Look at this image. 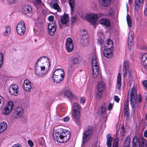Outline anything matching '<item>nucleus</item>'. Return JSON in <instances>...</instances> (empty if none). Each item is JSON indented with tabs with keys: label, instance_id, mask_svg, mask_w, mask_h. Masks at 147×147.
I'll return each mask as SVG.
<instances>
[{
	"label": "nucleus",
	"instance_id": "393cba45",
	"mask_svg": "<svg viewBox=\"0 0 147 147\" xmlns=\"http://www.w3.org/2000/svg\"><path fill=\"white\" fill-rule=\"evenodd\" d=\"M11 29L10 27L8 25L6 26L4 28L3 32V35L4 36H8L10 33Z\"/></svg>",
	"mask_w": 147,
	"mask_h": 147
},
{
	"label": "nucleus",
	"instance_id": "72a5a7b5",
	"mask_svg": "<svg viewBox=\"0 0 147 147\" xmlns=\"http://www.w3.org/2000/svg\"><path fill=\"white\" fill-rule=\"evenodd\" d=\"M80 42L84 46L86 45L88 42L89 38H84V37H81Z\"/></svg>",
	"mask_w": 147,
	"mask_h": 147
},
{
	"label": "nucleus",
	"instance_id": "39448f33",
	"mask_svg": "<svg viewBox=\"0 0 147 147\" xmlns=\"http://www.w3.org/2000/svg\"><path fill=\"white\" fill-rule=\"evenodd\" d=\"M34 70L35 74L39 76L45 75L47 72V71L45 70V67L39 66L37 62L36 63Z\"/></svg>",
	"mask_w": 147,
	"mask_h": 147
},
{
	"label": "nucleus",
	"instance_id": "e433bc0d",
	"mask_svg": "<svg viewBox=\"0 0 147 147\" xmlns=\"http://www.w3.org/2000/svg\"><path fill=\"white\" fill-rule=\"evenodd\" d=\"M133 41V40H128L127 46L128 49H132L134 47V43Z\"/></svg>",
	"mask_w": 147,
	"mask_h": 147
},
{
	"label": "nucleus",
	"instance_id": "a19ab883",
	"mask_svg": "<svg viewBox=\"0 0 147 147\" xmlns=\"http://www.w3.org/2000/svg\"><path fill=\"white\" fill-rule=\"evenodd\" d=\"M118 142V138H116L113 143L112 147H119V144Z\"/></svg>",
	"mask_w": 147,
	"mask_h": 147
},
{
	"label": "nucleus",
	"instance_id": "473e14b6",
	"mask_svg": "<svg viewBox=\"0 0 147 147\" xmlns=\"http://www.w3.org/2000/svg\"><path fill=\"white\" fill-rule=\"evenodd\" d=\"M117 88L118 89H119L121 87V75L120 73L118 74L117 76Z\"/></svg>",
	"mask_w": 147,
	"mask_h": 147
},
{
	"label": "nucleus",
	"instance_id": "a878e982",
	"mask_svg": "<svg viewBox=\"0 0 147 147\" xmlns=\"http://www.w3.org/2000/svg\"><path fill=\"white\" fill-rule=\"evenodd\" d=\"M140 143L141 142H140L139 139H138L137 136H135L133 140L132 147H137V144L138 143L139 144V143Z\"/></svg>",
	"mask_w": 147,
	"mask_h": 147
},
{
	"label": "nucleus",
	"instance_id": "3c124183",
	"mask_svg": "<svg viewBox=\"0 0 147 147\" xmlns=\"http://www.w3.org/2000/svg\"><path fill=\"white\" fill-rule=\"evenodd\" d=\"M3 60V56H0V68L2 66Z\"/></svg>",
	"mask_w": 147,
	"mask_h": 147
},
{
	"label": "nucleus",
	"instance_id": "6e6d98bb",
	"mask_svg": "<svg viewBox=\"0 0 147 147\" xmlns=\"http://www.w3.org/2000/svg\"><path fill=\"white\" fill-rule=\"evenodd\" d=\"M104 42L103 40L101 38H98V43L100 45H101Z\"/></svg>",
	"mask_w": 147,
	"mask_h": 147
},
{
	"label": "nucleus",
	"instance_id": "a18cd8bd",
	"mask_svg": "<svg viewBox=\"0 0 147 147\" xmlns=\"http://www.w3.org/2000/svg\"><path fill=\"white\" fill-rule=\"evenodd\" d=\"M124 109H129V99L127 98L125 101L124 105Z\"/></svg>",
	"mask_w": 147,
	"mask_h": 147
},
{
	"label": "nucleus",
	"instance_id": "0e129e2a",
	"mask_svg": "<svg viewBox=\"0 0 147 147\" xmlns=\"http://www.w3.org/2000/svg\"><path fill=\"white\" fill-rule=\"evenodd\" d=\"M113 105L111 103H110L109 104L108 109L109 110H111L112 108Z\"/></svg>",
	"mask_w": 147,
	"mask_h": 147
},
{
	"label": "nucleus",
	"instance_id": "4c0bfd02",
	"mask_svg": "<svg viewBox=\"0 0 147 147\" xmlns=\"http://www.w3.org/2000/svg\"><path fill=\"white\" fill-rule=\"evenodd\" d=\"M134 36V32L133 31H130L129 33L128 36V40H133V38Z\"/></svg>",
	"mask_w": 147,
	"mask_h": 147
},
{
	"label": "nucleus",
	"instance_id": "aec40b11",
	"mask_svg": "<svg viewBox=\"0 0 147 147\" xmlns=\"http://www.w3.org/2000/svg\"><path fill=\"white\" fill-rule=\"evenodd\" d=\"M39 61H41V62H46L47 63V65H48V69H49L50 65V63L49 59L48 57L45 56H42L36 62H37V63H38Z\"/></svg>",
	"mask_w": 147,
	"mask_h": 147
},
{
	"label": "nucleus",
	"instance_id": "c9c22d12",
	"mask_svg": "<svg viewBox=\"0 0 147 147\" xmlns=\"http://www.w3.org/2000/svg\"><path fill=\"white\" fill-rule=\"evenodd\" d=\"M111 0H102V5L106 7H108L111 3Z\"/></svg>",
	"mask_w": 147,
	"mask_h": 147
},
{
	"label": "nucleus",
	"instance_id": "c85d7f7f",
	"mask_svg": "<svg viewBox=\"0 0 147 147\" xmlns=\"http://www.w3.org/2000/svg\"><path fill=\"white\" fill-rule=\"evenodd\" d=\"M105 45V48H112L113 47V42L109 38L106 40Z\"/></svg>",
	"mask_w": 147,
	"mask_h": 147
},
{
	"label": "nucleus",
	"instance_id": "c756f323",
	"mask_svg": "<svg viewBox=\"0 0 147 147\" xmlns=\"http://www.w3.org/2000/svg\"><path fill=\"white\" fill-rule=\"evenodd\" d=\"M112 48H105L103 51V55H109L112 54Z\"/></svg>",
	"mask_w": 147,
	"mask_h": 147
},
{
	"label": "nucleus",
	"instance_id": "7ed1b4c3",
	"mask_svg": "<svg viewBox=\"0 0 147 147\" xmlns=\"http://www.w3.org/2000/svg\"><path fill=\"white\" fill-rule=\"evenodd\" d=\"M98 60L97 56H93L92 60V67L93 76L96 78L98 74L99 63L98 62Z\"/></svg>",
	"mask_w": 147,
	"mask_h": 147
},
{
	"label": "nucleus",
	"instance_id": "de8ad7c7",
	"mask_svg": "<svg viewBox=\"0 0 147 147\" xmlns=\"http://www.w3.org/2000/svg\"><path fill=\"white\" fill-rule=\"evenodd\" d=\"M124 109V116L126 117H128L129 114V109Z\"/></svg>",
	"mask_w": 147,
	"mask_h": 147
},
{
	"label": "nucleus",
	"instance_id": "5fc2aeb1",
	"mask_svg": "<svg viewBox=\"0 0 147 147\" xmlns=\"http://www.w3.org/2000/svg\"><path fill=\"white\" fill-rule=\"evenodd\" d=\"M16 0H7L8 3L10 5H12L16 1Z\"/></svg>",
	"mask_w": 147,
	"mask_h": 147
},
{
	"label": "nucleus",
	"instance_id": "f03ea898",
	"mask_svg": "<svg viewBox=\"0 0 147 147\" xmlns=\"http://www.w3.org/2000/svg\"><path fill=\"white\" fill-rule=\"evenodd\" d=\"M64 75V71L63 69H58L56 70L53 73V76L54 82L56 83H60L63 80Z\"/></svg>",
	"mask_w": 147,
	"mask_h": 147
},
{
	"label": "nucleus",
	"instance_id": "f8f14e48",
	"mask_svg": "<svg viewBox=\"0 0 147 147\" xmlns=\"http://www.w3.org/2000/svg\"><path fill=\"white\" fill-rule=\"evenodd\" d=\"M24 110L22 107H18L16 108L13 114V116L15 118H18L21 117L23 113Z\"/></svg>",
	"mask_w": 147,
	"mask_h": 147
},
{
	"label": "nucleus",
	"instance_id": "9d476101",
	"mask_svg": "<svg viewBox=\"0 0 147 147\" xmlns=\"http://www.w3.org/2000/svg\"><path fill=\"white\" fill-rule=\"evenodd\" d=\"M104 83L102 82H99L96 88V97L98 99H100L101 97L103 91L104 90Z\"/></svg>",
	"mask_w": 147,
	"mask_h": 147
},
{
	"label": "nucleus",
	"instance_id": "8fccbe9b",
	"mask_svg": "<svg viewBox=\"0 0 147 147\" xmlns=\"http://www.w3.org/2000/svg\"><path fill=\"white\" fill-rule=\"evenodd\" d=\"M136 94H131V99L130 100H137L136 96Z\"/></svg>",
	"mask_w": 147,
	"mask_h": 147
},
{
	"label": "nucleus",
	"instance_id": "603ef678",
	"mask_svg": "<svg viewBox=\"0 0 147 147\" xmlns=\"http://www.w3.org/2000/svg\"><path fill=\"white\" fill-rule=\"evenodd\" d=\"M77 16H74L71 18V22L72 23H75L76 21Z\"/></svg>",
	"mask_w": 147,
	"mask_h": 147
},
{
	"label": "nucleus",
	"instance_id": "9b49d317",
	"mask_svg": "<svg viewBox=\"0 0 147 147\" xmlns=\"http://www.w3.org/2000/svg\"><path fill=\"white\" fill-rule=\"evenodd\" d=\"M57 28L56 24L54 22L53 23H49L48 25V30L49 35L52 36L55 33Z\"/></svg>",
	"mask_w": 147,
	"mask_h": 147
},
{
	"label": "nucleus",
	"instance_id": "7c9ffc66",
	"mask_svg": "<svg viewBox=\"0 0 147 147\" xmlns=\"http://www.w3.org/2000/svg\"><path fill=\"white\" fill-rule=\"evenodd\" d=\"M131 139L130 137L128 136L126 138L123 143V146L124 147H129Z\"/></svg>",
	"mask_w": 147,
	"mask_h": 147
},
{
	"label": "nucleus",
	"instance_id": "20e7f679",
	"mask_svg": "<svg viewBox=\"0 0 147 147\" xmlns=\"http://www.w3.org/2000/svg\"><path fill=\"white\" fill-rule=\"evenodd\" d=\"M92 126H88L86 127L83 133L82 144H84L88 141L92 136Z\"/></svg>",
	"mask_w": 147,
	"mask_h": 147
},
{
	"label": "nucleus",
	"instance_id": "0eeeda50",
	"mask_svg": "<svg viewBox=\"0 0 147 147\" xmlns=\"http://www.w3.org/2000/svg\"><path fill=\"white\" fill-rule=\"evenodd\" d=\"M65 47L68 53L72 52L74 49V42L72 39L71 37L67 38L65 40Z\"/></svg>",
	"mask_w": 147,
	"mask_h": 147
},
{
	"label": "nucleus",
	"instance_id": "338daca9",
	"mask_svg": "<svg viewBox=\"0 0 147 147\" xmlns=\"http://www.w3.org/2000/svg\"><path fill=\"white\" fill-rule=\"evenodd\" d=\"M85 99L84 98H81L80 100V102L81 103H82L83 104L85 102Z\"/></svg>",
	"mask_w": 147,
	"mask_h": 147
},
{
	"label": "nucleus",
	"instance_id": "f704fd0d",
	"mask_svg": "<svg viewBox=\"0 0 147 147\" xmlns=\"http://www.w3.org/2000/svg\"><path fill=\"white\" fill-rule=\"evenodd\" d=\"M139 147H147V141L144 138L142 139L140 143H139Z\"/></svg>",
	"mask_w": 147,
	"mask_h": 147
},
{
	"label": "nucleus",
	"instance_id": "5701e85b",
	"mask_svg": "<svg viewBox=\"0 0 147 147\" xmlns=\"http://www.w3.org/2000/svg\"><path fill=\"white\" fill-rule=\"evenodd\" d=\"M113 138L111 136V134H108L107 135V147H111L112 144V141Z\"/></svg>",
	"mask_w": 147,
	"mask_h": 147
},
{
	"label": "nucleus",
	"instance_id": "423d86ee",
	"mask_svg": "<svg viewBox=\"0 0 147 147\" xmlns=\"http://www.w3.org/2000/svg\"><path fill=\"white\" fill-rule=\"evenodd\" d=\"M16 30L18 34L20 35H23L26 31V26L24 22L20 21L18 22L16 27Z\"/></svg>",
	"mask_w": 147,
	"mask_h": 147
},
{
	"label": "nucleus",
	"instance_id": "864d4df0",
	"mask_svg": "<svg viewBox=\"0 0 147 147\" xmlns=\"http://www.w3.org/2000/svg\"><path fill=\"white\" fill-rule=\"evenodd\" d=\"M54 17L53 16H50L48 18V20L50 22H53L54 20Z\"/></svg>",
	"mask_w": 147,
	"mask_h": 147
},
{
	"label": "nucleus",
	"instance_id": "052dcab7",
	"mask_svg": "<svg viewBox=\"0 0 147 147\" xmlns=\"http://www.w3.org/2000/svg\"><path fill=\"white\" fill-rule=\"evenodd\" d=\"M69 119V117L68 116H67L64 118L63 119V121L65 122H66L68 121Z\"/></svg>",
	"mask_w": 147,
	"mask_h": 147
},
{
	"label": "nucleus",
	"instance_id": "37998d69",
	"mask_svg": "<svg viewBox=\"0 0 147 147\" xmlns=\"http://www.w3.org/2000/svg\"><path fill=\"white\" fill-rule=\"evenodd\" d=\"M101 113L102 114H104L105 113L106 111V105L105 103H103L101 107Z\"/></svg>",
	"mask_w": 147,
	"mask_h": 147
},
{
	"label": "nucleus",
	"instance_id": "79ce46f5",
	"mask_svg": "<svg viewBox=\"0 0 147 147\" xmlns=\"http://www.w3.org/2000/svg\"><path fill=\"white\" fill-rule=\"evenodd\" d=\"M4 99L0 95V110L2 108L4 103Z\"/></svg>",
	"mask_w": 147,
	"mask_h": 147
},
{
	"label": "nucleus",
	"instance_id": "dca6fc26",
	"mask_svg": "<svg viewBox=\"0 0 147 147\" xmlns=\"http://www.w3.org/2000/svg\"><path fill=\"white\" fill-rule=\"evenodd\" d=\"M23 87L24 90L30 92L32 88L30 82L28 80H25L24 82Z\"/></svg>",
	"mask_w": 147,
	"mask_h": 147
},
{
	"label": "nucleus",
	"instance_id": "09e8293b",
	"mask_svg": "<svg viewBox=\"0 0 147 147\" xmlns=\"http://www.w3.org/2000/svg\"><path fill=\"white\" fill-rule=\"evenodd\" d=\"M137 101V100H130V103L131 107L134 108L136 106V105Z\"/></svg>",
	"mask_w": 147,
	"mask_h": 147
},
{
	"label": "nucleus",
	"instance_id": "b1692460",
	"mask_svg": "<svg viewBox=\"0 0 147 147\" xmlns=\"http://www.w3.org/2000/svg\"><path fill=\"white\" fill-rule=\"evenodd\" d=\"M7 124L5 122H3L0 123V134L3 132L7 128Z\"/></svg>",
	"mask_w": 147,
	"mask_h": 147
},
{
	"label": "nucleus",
	"instance_id": "69168bd1",
	"mask_svg": "<svg viewBox=\"0 0 147 147\" xmlns=\"http://www.w3.org/2000/svg\"><path fill=\"white\" fill-rule=\"evenodd\" d=\"M143 85L147 88V80H145L143 82Z\"/></svg>",
	"mask_w": 147,
	"mask_h": 147
},
{
	"label": "nucleus",
	"instance_id": "6e6552de",
	"mask_svg": "<svg viewBox=\"0 0 147 147\" xmlns=\"http://www.w3.org/2000/svg\"><path fill=\"white\" fill-rule=\"evenodd\" d=\"M14 108V104L13 102L10 101L3 109L2 113L5 115H9Z\"/></svg>",
	"mask_w": 147,
	"mask_h": 147
},
{
	"label": "nucleus",
	"instance_id": "c03bdc74",
	"mask_svg": "<svg viewBox=\"0 0 147 147\" xmlns=\"http://www.w3.org/2000/svg\"><path fill=\"white\" fill-rule=\"evenodd\" d=\"M81 37H84V38H89L88 34H87V32L85 30H83L82 32V34L81 36Z\"/></svg>",
	"mask_w": 147,
	"mask_h": 147
},
{
	"label": "nucleus",
	"instance_id": "6ab92c4d",
	"mask_svg": "<svg viewBox=\"0 0 147 147\" xmlns=\"http://www.w3.org/2000/svg\"><path fill=\"white\" fill-rule=\"evenodd\" d=\"M56 2H53L50 3L51 7L54 8L57 11L60 12L61 9L59 5L58 2H59L58 0H56Z\"/></svg>",
	"mask_w": 147,
	"mask_h": 147
},
{
	"label": "nucleus",
	"instance_id": "f3484780",
	"mask_svg": "<svg viewBox=\"0 0 147 147\" xmlns=\"http://www.w3.org/2000/svg\"><path fill=\"white\" fill-rule=\"evenodd\" d=\"M22 12L24 14L30 13L32 12L31 6L29 5H25L22 7Z\"/></svg>",
	"mask_w": 147,
	"mask_h": 147
},
{
	"label": "nucleus",
	"instance_id": "49530a36",
	"mask_svg": "<svg viewBox=\"0 0 147 147\" xmlns=\"http://www.w3.org/2000/svg\"><path fill=\"white\" fill-rule=\"evenodd\" d=\"M39 144L42 146L44 145L45 144V141L43 138L41 137L39 139Z\"/></svg>",
	"mask_w": 147,
	"mask_h": 147
},
{
	"label": "nucleus",
	"instance_id": "cd10ccee",
	"mask_svg": "<svg viewBox=\"0 0 147 147\" xmlns=\"http://www.w3.org/2000/svg\"><path fill=\"white\" fill-rule=\"evenodd\" d=\"M144 0H135V7L137 11L138 10L140 6H142Z\"/></svg>",
	"mask_w": 147,
	"mask_h": 147
},
{
	"label": "nucleus",
	"instance_id": "13d9d810",
	"mask_svg": "<svg viewBox=\"0 0 147 147\" xmlns=\"http://www.w3.org/2000/svg\"><path fill=\"white\" fill-rule=\"evenodd\" d=\"M114 100L117 102H118L119 100L120 99L117 96H115L114 97Z\"/></svg>",
	"mask_w": 147,
	"mask_h": 147
},
{
	"label": "nucleus",
	"instance_id": "f257e3e1",
	"mask_svg": "<svg viewBox=\"0 0 147 147\" xmlns=\"http://www.w3.org/2000/svg\"><path fill=\"white\" fill-rule=\"evenodd\" d=\"M70 135V132L68 130L58 127H56L53 129V136L54 140L58 142H66L69 139Z\"/></svg>",
	"mask_w": 147,
	"mask_h": 147
},
{
	"label": "nucleus",
	"instance_id": "1a4fd4ad",
	"mask_svg": "<svg viewBox=\"0 0 147 147\" xmlns=\"http://www.w3.org/2000/svg\"><path fill=\"white\" fill-rule=\"evenodd\" d=\"M66 60L68 61L71 60L72 64L71 67V68L75 69L78 67L81 62V61L78 57H69L67 58Z\"/></svg>",
	"mask_w": 147,
	"mask_h": 147
},
{
	"label": "nucleus",
	"instance_id": "2eb2a0df",
	"mask_svg": "<svg viewBox=\"0 0 147 147\" xmlns=\"http://www.w3.org/2000/svg\"><path fill=\"white\" fill-rule=\"evenodd\" d=\"M19 88L18 85L14 84L12 85L9 88V92L12 95H17L18 93Z\"/></svg>",
	"mask_w": 147,
	"mask_h": 147
},
{
	"label": "nucleus",
	"instance_id": "e2e57ef3",
	"mask_svg": "<svg viewBox=\"0 0 147 147\" xmlns=\"http://www.w3.org/2000/svg\"><path fill=\"white\" fill-rule=\"evenodd\" d=\"M92 55H96V51L95 49H93L91 53Z\"/></svg>",
	"mask_w": 147,
	"mask_h": 147
},
{
	"label": "nucleus",
	"instance_id": "774afa93",
	"mask_svg": "<svg viewBox=\"0 0 147 147\" xmlns=\"http://www.w3.org/2000/svg\"><path fill=\"white\" fill-rule=\"evenodd\" d=\"M12 147H22L21 145L19 144H15Z\"/></svg>",
	"mask_w": 147,
	"mask_h": 147
},
{
	"label": "nucleus",
	"instance_id": "412c9836",
	"mask_svg": "<svg viewBox=\"0 0 147 147\" xmlns=\"http://www.w3.org/2000/svg\"><path fill=\"white\" fill-rule=\"evenodd\" d=\"M99 22L101 24L108 27L110 26L111 22L109 20L105 18L101 19L100 20Z\"/></svg>",
	"mask_w": 147,
	"mask_h": 147
},
{
	"label": "nucleus",
	"instance_id": "bb28decb",
	"mask_svg": "<svg viewBox=\"0 0 147 147\" xmlns=\"http://www.w3.org/2000/svg\"><path fill=\"white\" fill-rule=\"evenodd\" d=\"M63 92L64 95L65 96H66L67 98L70 99H71L73 98V94L69 90H64Z\"/></svg>",
	"mask_w": 147,
	"mask_h": 147
},
{
	"label": "nucleus",
	"instance_id": "680f3d73",
	"mask_svg": "<svg viewBox=\"0 0 147 147\" xmlns=\"http://www.w3.org/2000/svg\"><path fill=\"white\" fill-rule=\"evenodd\" d=\"M131 94H136V89L134 88H133L132 89L131 93Z\"/></svg>",
	"mask_w": 147,
	"mask_h": 147
},
{
	"label": "nucleus",
	"instance_id": "4d7b16f0",
	"mask_svg": "<svg viewBox=\"0 0 147 147\" xmlns=\"http://www.w3.org/2000/svg\"><path fill=\"white\" fill-rule=\"evenodd\" d=\"M128 62L126 61H124L123 63V67H127L128 68Z\"/></svg>",
	"mask_w": 147,
	"mask_h": 147
},
{
	"label": "nucleus",
	"instance_id": "2f4dec72",
	"mask_svg": "<svg viewBox=\"0 0 147 147\" xmlns=\"http://www.w3.org/2000/svg\"><path fill=\"white\" fill-rule=\"evenodd\" d=\"M141 60L143 66L145 67L147 65V57L146 56H142Z\"/></svg>",
	"mask_w": 147,
	"mask_h": 147
},
{
	"label": "nucleus",
	"instance_id": "ea45409f",
	"mask_svg": "<svg viewBox=\"0 0 147 147\" xmlns=\"http://www.w3.org/2000/svg\"><path fill=\"white\" fill-rule=\"evenodd\" d=\"M69 3L70 6L71 11H73L74 10V0H69Z\"/></svg>",
	"mask_w": 147,
	"mask_h": 147
},
{
	"label": "nucleus",
	"instance_id": "58836bf2",
	"mask_svg": "<svg viewBox=\"0 0 147 147\" xmlns=\"http://www.w3.org/2000/svg\"><path fill=\"white\" fill-rule=\"evenodd\" d=\"M127 22L129 27L131 26V20L130 16L127 14Z\"/></svg>",
	"mask_w": 147,
	"mask_h": 147
},
{
	"label": "nucleus",
	"instance_id": "4be33fe9",
	"mask_svg": "<svg viewBox=\"0 0 147 147\" xmlns=\"http://www.w3.org/2000/svg\"><path fill=\"white\" fill-rule=\"evenodd\" d=\"M81 107L80 105L76 102H74L73 104L72 108V112H80V109Z\"/></svg>",
	"mask_w": 147,
	"mask_h": 147
},
{
	"label": "nucleus",
	"instance_id": "bf43d9fd",
	"mask_svg": "<svg viewBox=\"0 0 147 147\" xmlns=\"http://www.w3.org/2000/svg\"><path fill=\"white\" fill-rule=\"evenodd\" d=\"M28 143L29 145L30 146L32 147L33 146V143L32 140H28Z\"/></svg>",
	"mask_w": 147,
	"mask_h": 147
},
{
	"label": "nucleus",
	"instance_id": "a211bd4d",
	"mask_svg": "<svg viewBox=\"0 0 147 147\" xmlns=\"http://www.w3.org/2000/svg\"><path fill=\"white\" fill-rule=\"evenodd\" d=\"M60 21L63 25L67 24L69 21V16L68 15L65 14L61 17Z\"/></svg>",
	"mask_w": 147,
	"mask_h": 147
},
{
	"label": "nucleus",
	"instance_id": "ddd939ff",
	"mask_svg": "<svg viewBox=\"0 0 147 147\" xmlns=\"http://www.w3.org/2000/svg\"><path fill=\"white\" fill-rule=\"evenodd\" d=\"M85 17L93 25H94L96 24L98 16L97 14L91 13L86 15Z\"/></svg>",
	"mask_w": 147,
	"mask_h": 147
},
{
	"label": "nucleus",
	"instance_id": "4468645a",
	"mask_svg": "<svg viewBox=\"0 0 147 147\" xmlns=\"http://www.w3.org/2000/svg\"><path fill=\"white\" fill-rule=\"evenodd\" d=\"M80 112L72 111L71 114L72 118L77 125H79L80 124Z\"/></svg>",
	"mask_w": 147,
	"mask_h": 147
}]
</instances>
